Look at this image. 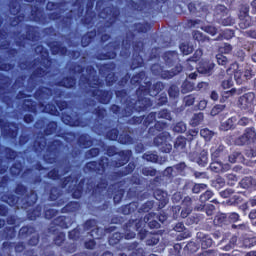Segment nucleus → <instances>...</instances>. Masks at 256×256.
Wrapping results in <instances>:
<instances>
[{"label":"nucleus","mask_w":256,"mask_h":256,"mask_svg":"<svg viewBox=\"0 0 256 256\" xmlns=\"http://www.w3.org/2000/svg\"><path fill=\"white\" fill-rule=\"evenodd\" d=\"M132 31L129 30L126 32L125 37L121 41L113 40L104 46L106 52H101L97 50L95 52V59L97 61H111V59H116L117 54L120 51V56L123 59H129L131 57V47H132V59H131V69H139L143 67L145 61L141 53L145 51V42L141 39L135 41L137 35L148 33L151 29V23L145 22H136L131 26Z\"/></svg>","instance_id":"obj_1"},{"label":"nucleus","mask_w":256,"mask_h":256,"mask_svg":"<svg viewBox=\"0 0 256 256\" xmlns=\"http://www.w3.org/2000/svg\"><path fill=\"white\" fill-rule=\"evenodd\" d=\"M71 71L81 75L80 81L83 85H89V88L85 89V93L92 98H85L82 101V109L84 110V113H91V109L97 105V101L101 105H109L111 103V99H113V92L111 90L100 89L99 87H101L103 83L99 78L95 79V86L91 85V77L97 73V70H95L93 65H88L85 68L81 64H74Z\"/></svg>","instance_id":"obj_2"},{"label":"nucleus","mask_w":256,"mask_h":256,"mask_svg":"<svg viewBox=\"0 0 256 256\" xmlns=\"http://www.w3.org/2000/svg\"><path fill=\"white\" fill-rule=\"evenodd\" d=\"M85 185L87 193H90L91 197L96 201H103L105 198L113 199L115 205H117L125 197V189L118 188L117 183L109 185V182L105 178H100L98 183L92 178H82L70 190L73 199H81L83 197Z\"/></svg>","instance_id":"obj_3"},{"label":"nucleus","mask_w":256,"mask_h":256,"mask_svg":"<svg viewBox=\"0 0 256 256\" xmlns=\"http://www.w3.org/2000/svg\"><path fill=\"white\" fill-rule=\"evenodd\" d=\"M104 150L107 156H101L98 161L86 162L83 166L84 173L103 176L107 173V169H121V167H125L131 161V157H133V150H119L115 145L106 146ZM115 155L118 158L115 160L109 159V157H115Z\"/></svg>","instance_id":"obj_4"},{"label":"nucleus","mask_w":256,"mask_h":256,"mask_svg":"<svg viewBox=\"0 0 256 256\" xmlns=\"http://www.w3.org/2000/svg\"><path fill=\"white\" fill-rule=\"evenodd\" d=\"M105 3V0H97L95 6L98 17L104 19V24L99 26L96 31V34L101 35L100 43H107L111 39L110 34H107V30L111 29L121 17V9L119 7L113 4L105 6Z\"/></svg>","instance_id":"obj_5"},{"label":"nucleus","mask_w":256,"mask_h":256,"mask_svg":"<svg viewBox=\"0 0 256 256\" xmlns=\"http://www.w3.org/2000/svg\"><path fill=\"white\" fill-rule=\"evenodd\" d=\"M54 95L55 99H67L70 93H67L61 88H50L47 86H39L33 97L38 101L39 109L42 113H48V115H57V106L55 104L48 102Z\"/></svg>","instance_id":"obj_6"},{"label":"nucleus","mask_w":256,"mask_h":256,"mask_svg":"<svg viewBox=\"0 0 256 256\" xmlns=\"http://www.w3.org/2000/svg\"><path fill=\"white\" fill-rule=\"evenodd\" d=\"M63 147V141L55 139L47 143V138L43 135L36 137L35 140L32 142V150L34 151V153H36V155H43L42 159L48 165H53V163H57V157L61 155ZM45 149L46 153L43 154V151H45Z\"/></svg>","instance_id":"obj_7"},{"label":"nucleus","mask_w":256,"mask_h":256,"mask_svg":"<svg viewBox=\"0 0 256 256\" xmlns=\"http://www.w3.org/2000/svg\"><path fill=\"white\" fill-rule=\"evenodd\" d=\"M151 86L152 82L147 81L145 85L140 84L135 91L137 99L129 98L127 100V107H130V110H124L126 115H133L134 113H145V111H151L153 109V100L148 98L147 95L151 97Z\"/></svg>","instance_id":"obj_8"},{"label":"nucleus","mask_w":256,"mask_h":256,"mask_svg":"<svg viewBox=\"0 0 256 256\" xmlns=\"http://www.w3.org/2000/svg\"><path fill=\"white\" fill-rule=\"evenodd\" d=\"M167 127H169V124L167 122L157 120L155 121L154 125L148 129L149 137H154V146L158 147L161 153H171V151L173 150V145L169 143V139H171V134L165 131Z\"/></svg>","instance_id":"obj_9"},{"label":"nucleus","mask_w":256,"mask_h":256,"mask_svg":"<svg viewBox=\"0 0 256 256\" xmlns=\"http://www.w3.org/2000/svg\"><path fill=\"white\" fill-rule=\"evenodd\" d=\"M40 49V53H45V55H41V66L34 69L28 79L29 91H33L35 87H37V79H43V77H47V75L49 74L48 69L51 68V58H49V52L43 46H40Z\"/></svg>","instance_id":"obj_10"},{"label":"nucleus","mask_w":256,"mask_h":256,"mask_svg":"<svg viewBox=\"0 0 256 256\" xmlns=\"http://www.w3.org/2000/svg\"><path fill=\"white\" fill-rule=\"evenodd\" d=\"M256 131L254 127H248L244 130L243 135L235 140V145L243 147V145H251L246 149V156L253 158L256 157Z\"/></svg>","instance_id":"obj_11"},{"label":"nucleus","mask_w":256,"mask_h":256,"mask_svg":"<svg viewBox=\"0 0 256 256\" xmlns=\"http://www.w3.org/2000/svg\"><path fill=\"white\" fill-rule=\"evenodd\" d=\"M28 191L29 188L21 182L17 183L14 188V193L20 197H23L21 199V209H29V207H33V205H35V203H37L39 200V196L35 190H30V192L27 194Z\"/></svg>","instance_id":"obj_12"},{"label":"nucleus","mask_w":256,"mask_h":256,"mask_svg":"<svg viewBox=\"0 0 256 256\" xmlns=\"http://www.w3.org/2000/svg\"><path fill=\"white\" fill-rule=\"evenodd\" d=\"M0 99L7 109H13L15 101L11 96V78L3 73H0Z\"/></svg>","instance_id":"obj_13"},{"label":"nucleus","mask_w":256,"mask_h":256,"mask_svg":"<svg viewBox=\"0 0 256 256\" xmlns=\"http://www.w3.org/2000/svg\"><path fill=\"white\" fill-rule=\"evenodd\" d=\"M25 34L21 33V31H15V44L17 47H25L26 41H36L39 32L37 31V27L31 24L24 25Z\"/></svg>","instance_id":"obj_14"},{"label":"nucleus","mask_w":256,"mask_h":256,"mask_svg":"<svg viewBox=\"0 0 256 256\" xmlns=\"http://www.w3.org/2000/svg\"><path fill=\"white\" fill-rule=\"evenodd\" d=\"M150 71L155 77H160L161 79H173L176 75L183 72V65L177 64L171 70H165V66L154 63L150 66Z\"/></svg>","instance_id":"obj_15"},{"label":"nucleus","mask_w":256,"mask_h":256,"mask_svg":"<svg viewBox=\"0 0 256 256\" xmlns=\"http://www.w3.org/2000/svg\"><path fill=\"white\" fill-rule=\"evenodd\" d=\"M96 67L99 75H101V77H105L107 87H113V85L117 83V74H115L117 64H115V62L97 64Z\"/></svg>","instance_id":"obj_16"},{"label":"nucleus","mask_w":256,"mask_h":256,"mask_svg":"<svg viewBox=\"0 0 256 256\" xmlns=\"http://www.w3.org/2000/svg\"><path fill=\"white\" fill-rule=\"evenodd\" d=\"M48 21H58L59 27L65 31H69L73 26V10H70L66 15L61 16L59 12H50L47 15Z\"/></svg>","instance_id":"obj_17"},{"label":"nucleus","mask_w":256,"mask_h":256,"mask_svg":"<svg viewBox=\"0 0 256 256\" xmlns=\"http://www.w3.org/2000/svg\"><path fill=\"white\" fill-rule=\"evenodd\" d=\"M20 239H30L28 240V245L31 247H37L39 245V233H37V230L35 227L31 225L22 226L18 233Z\"/></svg>","instance_id":"obj_18"},{"label":"nucleus","mask_w":256,"mask_h":256,"mask_svg":"<svg viewBox=\"0 0 256 256\" xmlns=\"http://www.w3.org/2000/svg\"><path fill=\"white\" fill-rule=\"evenodd\" d=\"M256 106V95L254 92H247L238 99V107L245 113H253Z\"/></svg>","instance_id":"obj_19"},{"label":"nucleus","mask_w":256,"mask_h":256,"mask_svg":"<svg viewBox=\"0 0 256 256\" xmlns=\"http://www.w3.org/2000/svg\"><path fill=\"white\" fill-rule=\"evenodd\" d=\"M94 7L95 0H87L85 14L80 20L81 25L87 27V29H91L95 25V19H97V12L93 10Z\"/></svg>","instance_id":"obj_20"},{"label":"nucleus","mask_w":256,"mask_h":256,"mask_svg":"<svg viewBox=\"0 0 256 256\" xmlns=\"http://www.w3.org/2000/svg\"><path fill=\"white\" fill-rule=\"evenodd\" d=\"M189 12L196 17H201L205 19L209 15V10L211 6L206 2L194 1L187 5Z\"/></svg>","instance_id":"obj_21"},{"label":"nucleus","mask_w":256,"mask_h":256,"mask_svg":"<svg viewBox=\"0 0 256 256\" xmlns=\"http://www.w3.org/2000/svg\"><path fill=\"white\" fill-rule=\"evenodd\" d=\"M57 227H60L61 229H69V227H71V218L63 215L54 218L48 227V233L56 235V233H59V229Z\"/></svg>","instance_id":"obj_22"},{"label":"nucleus","mask_w":256,"mask_h":256,"mask_svg":"<svg viewBox=\"0 0 256 256\" xmlns=\"http://www.w3.org/2000/svg\"><path fill=\"white\" fill-rule=\"evenodd\" d=\"M143 227V220L141 219H130L123 225V231L125 232V239H135L134 231H141Z\"/></svg>","instance_id":"obj_23"},{"label":"nucleus","mask_w":256,"mask_h":256,"mask_svg":"<svg viewBox=\"0 0 256 256\" xmlns=\"http://www.w3.org/2000/svg\"><path fill=\"white\" fill-rule=\"evenodd\" d=\"M1 132L6 139H17L19 137V123L13 121H6L2 126Z\"/></svg>","instance_id":"obj_24"},{"label":"nucleus","mask_w":256,"mask_h":256,"mask_svg":"<svg viewBox=\"0 0 256 256\" xmlns=\"http://www.w3.org/2000/svg\"><path fill=\"white\" fill-rule=\"evenodd\" d=\"M214 15L216 19H220V21H222V24L225 27H229L233 25V23H235V20L233 18L227 17V15H229V9H227L225 5H222V4L216 5L214 9Z\"/></svg>","instance_id":"obj_25"},{"label":"nucleus","mask_w":256,"mask_h":256,"mask_svg":"<svg viewBox=\"0 0 256 256\" xmlns=\"http://www.w3.org/2000/svg\"><path fill=\"white\" fill-rule=\"evenodd\" d=\"M62 121L69 127H85V122H83L78 112L62 113Z\"/></svg>","instance_id":"obj_26"},{"label":"nucleus","mask_w":256,"mask_h":256,"mask_svg":"<svg viewBox=\"0 0 256 256\" xmlns=\"http://www.w3.org/2000/svg\"><path fill=\"white\" fill-rule=\"evenodd\" d=\"M84 231H90L89 235L92 239H101L103 237V230L97 226V220L88 219L83 224Z\"/></svg>","instance_id":"obj_27"},{"label":"nucleus","mask_w":256,"mask_h":256,"mask_svg":"<svg viewBox=\"0 0 256 256\" xmlns=\"http://www.w3.org/2000/svg\"><path fill=\"white\" fill-rule=\"evenodd\" d=\"M31 21L34 23H39L40 25H47L49 23V19L47 18V14L39 7L38 5H32L30 10Z\"/></svg>","instance_id":"obj_28"},{"label":"nucleus","mask_w":256,"mask_h":256,"mask_svg":"<svg viewBox=\"0 0 256 256\" xmlns=\"http://www.w3.org/2000/svg\"><path fill=\"white\" fill-rule=\"evenodd\" d=\"M26 3H36L37 5H44L47 0H24ZM23 0H9L8 9L11 15H17L21 13V5Z\"/></svg>","instance_id":"obj_29"},{"label":"nucleus","mask_w":256,"mask_h":256,"mask_svg":"<svg viewBox=\"0 0 256 256\" xmlns=\"http://www.w3.org/2000/svg\"><path fill=\"white\" fill-rule=\"evenodd\" d=\"M188 159L192 161V163H197L199 167H207V164L209 163V153L205 150H202L201 152H190L188 154Z\"/></svg>","instance_id":"obj_30"},{"label":"nucleus","mask_w":256,"mask_h":256,"mask_svg":"<svg viewBox=\"0 0 256 256\" xmlns=\"http://www.w3.org/2000/svg\"><path fill=\"white\" fill-rule=\"evenodd\" d=\"M193 210L190 208H183L180 211V218L181 219H186L185 220V225L190 226V225H197L199 221H201V216L199 214H192Z\"/></svg>","instance_id":"obj_31"},{"label":"nucleus","mask_w":256,"mask_h":256,"mask_svg":"<svg viewBox=\"0 0 256 256\" xmlns=\"http://www.w3.org/2000/svg\"><path fill=\"white\" fill-rule=\"evenodd\" d=\"M197 72L201 75H206L207 77H211L213 75V71L215 69V63L213 60L209 59H202L198 66L196 67Z\"/></svg>","instance_id":"obj_32"},{"label":"nucleus","mask_w":256,"mask_h":256,"mask_svg":"<svg viewBox=\"0 0 256 256\" xmlns=\"http://www.w3.org/2000/svg\"><path fill=\"white\" fill-rule=\"evenodd\" d=\"M162 59L166 65V67H176L177 65H181L179 63V52L176 50H169L163 53Z\"/></svg>","instance_id":"obj_33"},{"label":"nucleus","mask_w":256,"mask_h":256,"mask_svg":"<svg viewBox=\"0 0 256 256\" xmlns=\"http://www.w3.org/2000/svg\"><path fill=\"white\" fill-rule=\"evenodd\" d=\"M229 157V151L225 145L220 144L214 151L211 150V159L212 161H222L223 163L227 162Z\"/></svg>","instance_id":"obj_34"},{"label":"nucleus","mask_w":256,"mask_h":256,"mask_svg":"<svg viewBox=\"0 0 256 256\" xmlns=\"http://www.w3.org/2000/svg\"><path fill=\"white\" fill-rule=\"evenodd\" d=\"M118 143L120 145H133L135 139L133 138V129L126 127L124 128L118 137Z\"/></svg>","instance_id":"obj_35"},{"label":"nucleus","mask_w":256,"mask_h":256,"mask_svg":"<svg viewBox=\"0 0 256 256\" xmlns=\"http://www.w3.org/2000/svg\"><path fill=\"white\" fill-rule=\"evenodd\" d=\"M48 47L52 55H62L63 57H65V55L69 53L67 46H63V43L61 41H51L48 43Z\"/></svg>","instance_id":"obj_36"},{"label":"nucleus","mask_w":256,"mask_h":256,"mask_svg":"<svg viewBox=\"0 0 256 256\" xmlns=\"http://www.w3.org/2000/svg\"><path fill=\"white\" fill-rule=\"evenodd\" d=\"M54 85L64 89H75L77 87V78L75 76H64L61 80L56 81Z\"/></svg>","instance_id":"obj_37"},{"label":"nucleus","mask_w":256,"mask_h":256,"mask_svg":"<svg viewBox=\"0 0 256 256\" xmlns=\"http://www.w3.org/2000/svg\"><path fill=\"white\" fill-rule=\"evenodd\" d=\"M22 111L25 113H33V115H37L39 109V102L33 99H24L21 103Z\"/></svg>","instance_id":"obj_38"},{"label":"nucleus","mask_w":256,"mask_h":256,"mask_svg":"<svg viewBox=\"0 0 256 256\" xmlns=\"http://www.w3.org/2000/svg\"><path fill=\"white\" fill-rule=\"evenodd\" d=\"M169 9V0H152V15L165 13Z\"/></svg>","instance_id":"obj_39"},{"label":"nucleus","mask_w":256,"mask_h":256,"mask_svg":"<svg viewBox=\"0 0 256 256\" xmlns=\"http://www.w3.org/2000/svg\"><path fill=\"white\" fill-rule=\"evenodd\" d=\"M144 223L147 225L148 229H161V224L157 220V213L149 212L143 218Z\"/></svg>","instance_id":"obj_40"},{"label":"nucleus","mask_w":256,"mask_h":256,"mask_svg":"<svg viewBox=\"0 0 256 256\" xmlns=\"http://www.w3.org/2000/svg\"><path fill=\"white\" fill-rule=\"evenodd\" d=\"M201 57H203V50L197 49L194 52L193 56H191L190 58H188L186 60L187 71H193V69H195V67H197V63H199V61H201Z\"/></svg>","instance_id":"obj_41"},{"label":"nucleus","mask_w":256,"mask_h":256,"mask_svg":"<svg viewBox=\"0 0 256 256\" xmlns=\"http://www.w3.org/2000/svg\"><path fill=\"white\" fill-rule=\"evenodd\" d=\"M125 110L131 111V107L127 106V100H126V106L124 108H121V106L117 104H111L109 107L110 113H112V115H115L116 117H119L120 119L131 117V115L126 114Z\"/></svg>","instance_id":"obj_42"},{"label":"nucleus","mask_w":256,"mask_h":256,"mask_svg":"<svg viewBox=\"0 0 256 256\" xmlns=\"http://www.w3.org/2000/svg\"><path fill=\"white\" fill-rule=\"evenodd\" d=\"M2 203H6L9 207H15L19 209V201H21V197L13 194V193H4L1 196Z\"/></svg>","instance_id":"obj_43"},{"label":"nucleus","mask_w":256,"mask_h":256,"mask_svg":"<svg viewBox=\"0 0 256 256\" xmlns=\"http://www.w3.org/2000/svg\"><path fill=\"white\" fill-rule=\"evenodd\" d=\"M196 237L199 240L201 249H210V247H213V245H215L213 238H211V235H209V234H205L203 232H198L196 234Z\"/></svg>","instance_id":"obj_44"},{"label":"nucleus","mask_w":256,"mask_h":256,"mask_svg":"<svg viewBox=\"0 0 256 256\" xmlns=\"http://www.w3.org/2000/svg\"><path fill=\"white\" fill-rule=\"evenodd\" d=\"M154 198L156 201H158V209H163L167 206V203H169V196L167 195V192L157 189L154 192Z\"/></svg>","instance_id":"obj_45"},{"label":"nucleus","mask_w":256,"mask_h":256,"mask_svg":"<svg viewBox=\"0 0 256 256\" xmlns=\"http://www.w3.org/2000/svg\"><path fill=\"white\" fill-rule=\"evenodd\" d=\"M60 195L59 188L52 187L50 188L48 199L49 201H56L54 204L56 207H63V205H65V199L59 198Z\"/></svg>","instance_id":"obj_46"},{"label":"nucleus","mask_w":256,"mask_h":256,"mask_svg":"<svg viewBox=\"0 0 256 256\" xmlns=\"http://www.w3.org/2000/svg\"><path fill=\"white\" fill-rule=\"evenodd\" d=\"M147 5V1L139 0L136 2L134 0H126V7L130 9V11H136L137 13H142L145 10V6Z\"/></svg>","instance_id":"obj_47"},{"label":"nucleus","mask_w":256,"mask_h":256,"mask_svg":"<svg viewBox=\"0 0 256 256\" xmlns=\"http://www.w3.org/2000/svg\"><path fill=\"white\" fill-rule=\"evenodd\" d=\"M139 209V202L133 201L129 204L123 205L118 209V212L122 215H133Z\"/></svg>","instance_id":"obj_48"},{"label":"nucleus","mask_w":256,"mask_h":256,"mask_svg":"<svg viewBox=\"0 0 256 256\" xmlns=\"http://www.w3.org/2000/svg\"><path fill=\"white\" fill-rule=\"evenodd\" d=\"M77 144L81 149H89L93 147V139H91V136L87 133L80 134L77 138Z\"/></svg>","instance_id":"obj_49"},{"label":"nucleus","mask_w":256,"mask_h":256,"mask_svg":"<svg viewBox=\"0 0 256 256\" xmlns=\"http://www.w3.org/2000/svg\"><path fill=\"white\" fill-rule=\"evenodd\" d=\"M7 161H15L19 153L13 150L11 147L3 146L0 144V155H3Z\"/></svg>","instance_id":"obj_50"},{"label":"nucleus","mask_w":256,"mask_h":256,"mask_svg":"<svg viewBox=\"0 0 256 256\" xmlns=\"http://www.w3.org/2000/svg\"><path fill=\"white\" fill-rule=\"evenodd\" d=\"M137 165H135V162H129L123 170H119L114 172V177L117 179H121V177H127V175H131L135 171V168Z\"/></svg>","instance_id":"obj_51"},{"label":"nucleus","mask_w":256,"mask_h":256,"mask_svg":"<svg viewBox=\"0 0 256 256\" xmlns=\"http://www.w3.org/2000/svg\"><path fill=\"white\" fill-rule=\"evenodd\" d=\"M95 37H97L96 29L86 32L81 37V47H89V45L95 41Z\"/></svg>","instance_id":"obj_52"},{"label":"nucleus","mask_w":256,"mask_h":256,"mask_svg":"<svg viewBox=\"0 0 256 256\" xmlns=\"http://www.w3.org/2000/svg\"><path fill=\"white\" fill-rule=\"evenodd\" d=\"M211 171L214 173H225V169H230L229 164H223L221 160H212L209 165Z\"/></svg>","instance_id":"obj_53"},{"label":"nucleus","mask_w":256,"mask_h":256,"mask_svg":"<svg viewBox=\"0 0 256 256\" xmlns=\"http://www.w3.org/2000/svg\"><path fill=\"white\" fill-rule=\"evenodd\" d=\"M161 235H163V231L161 230H158L157 232H150L146 239V245H148V247L157 245L161 240Z\"/></svg>","instance_id":"obj_54"},{"label":"nucleus","mask_w":256,"mask_h":256,"mask_svg":"<svg viewBox=\"0 0 256 256\" xmlns=\"http://www.w3.org/2000/svg\"><path fill=\"white\" fill-rule=\"evenodd\" d=\"M144 79H147V73L145 71H140L134 74L132 77L130 75V83L132 87H139L143 83Z\"/></svg>","instance_id":"obj_55"},{"label":"nucleus","mask_w":256,"mask_h":256,"mask_svg":"<svg viewBox=\"0 0 256 256\" xmlns=\"http://www.w3.org/2000/svg\"><path fill=\"white\" fill-rule=\"evenodd\" d=\"M192 36L194 41H197L200 47H204L205 43H210L211 41V38H209V36H205L203 32H200L199 30H194L192 32Z\"/></svg>","instance_id":"obj_56"},{"label":"nucleus","mask_w":256,"mask_h":256,"mask_svg":"<svg viewBox=\"0 0 256 256\" xmlns=\"http://www.w3.org/2000/svg\"><path fill=\"white\" fill-rule=\"evenodd\" d=\"M81 209V204L77 201H70L61 208L60 213H77Z\"/></svg>","instance_id":"obj_57"},{"label":"nucleus","mask_w":256,"mask_h":256,"mask_svg":"<svg viewBox=\"0 0 256 256\" xmlns=\"http://www.w3.org/2000/svg\"><path fill=\"white\" fill-rule=\"evenodd\" d=\"M42 213H43V206L38 204L35 206V208L27 211V219H29V221H35L37 218H39L42 215Z\"/></svg>","instance_id":"obj_58"},{"label":"nucleus","mask_w":256,"mask_h":256,"mask_svg":"<svg viewBox=\"0 0 256 256\" xmlns=\"http://www.w3.org/2000/svg\"><path fill=\"white\" fill-rule=\"evenodd\" d=\"M227 161L232 164L241 163L242 161H245V156H243L241 151L234 150L231 152V154H228Z\"/></svg>","instance_id":"obj_59"},{"label":"nucleus","mask_w":256,"mask_h":256,"mask_svg":"<svg viewBox=\"0 0 256 256\" xmlns=\"http://www.w3.org/2000/svg\"><path fill=\"white\" fill-rule=\"evenodd\" d=\"M213 224L216 227H227V225H229V222L227 220V214L225 213L217 214L214 217Z\"/></svg>","instance_id":"obj_60"},{"label":"nucleus","mask_w":256,"mask_h":256,"mask_svg":"<svg viewBox=\"0 0 256 256\" xmlns=\"http://www.w3.org/2000/svg\"><path fill=\"white\" fill-rule=\"evenodd\" d=\"M23 173V163L21 161H16L10 167L11 177H19Z\"/></svg>","instance_id":"obj_61"},{"label":"nucleus","mask_w":256,"mask_h":256,"mask_svg":"<svg viewBox=\"0 0 256 256\" xmlns=\"http://www.w3.org/2000/svg\"><path fill=\"white\" fill-rule=\"evenodd\" d=\"M57 127H59L57 121H49L46 124V128L43 130L44 135L46 137H49V135H54V133H57Z\"/></svg>","instance_id":"obj_62"},{"label":"nucleus","mask_w":256,"mask_h":256,"mask_svg":"<svg viewBox=\"0 0 256 256\" xmlns=\"http://www.w3.org/2000/svg\"><path fill=\"white\" fill-rule=\"evenodd\" d=\"M235 123H237V117H230L220 125L221 131H231L235 129Z\"/></svg>","instance_id":"obj_63"},{"label":"nucleus","mask_w":256,"mask_h":256,"mask_svg":"<svg viewBox=\"0 0 256 256\" xmlns=\"http://www.w3.org/2000/svg\"><path fill=\"white\" fill-rule=\"evenodd\" d=\"M143 161L147 163H159V154L157 152L147 151L142 155Z\"/></svg>","instance_id":"obj_64"}]
</instances>
